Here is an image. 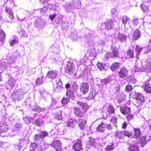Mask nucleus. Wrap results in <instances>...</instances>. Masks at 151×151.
Instances as JSON below:
<instances>
[{
	"label": "nucleus",
	"mask_w": 151,
	"mask_h": 151,
	"mask_svg": "<svg viewBox=\"0 0 151 151\" xmlns=\"http://www.w3.org/2000/svg\"><path fill=\"white\" fill-rule=\"evenodd\" d=\"M120 110L121 113L125 115L128 119L132 118L133 116L131 114V111L129 108L124 106L120 108Z\"/></svg>",
	"instance_id": "nucleus-1"
},
{
	"label": "nucleus",
	"mask_w": 151,
	"mask_h": 151,
	"mask_svg": "<svg viewBox=\"0 0 151 151\" xmlns=\"http://www.w3.org/2000/svg\"><path fill=\"white\" fill-rule=\"evenodd\" d=\"M24 93L21 89H19L15 91L14 94L12 95V98L14 100H19L22 99Z\"/></svg>",
	"instance_id": "nucleus-2"
},
{
	"label": "nucleus",
	"mask_w": 151,
	"mask_h": 151,
	"mask_svg": "<svg viewBox=\"0 0 151 151\" xmlns=\"http://www.w3.org/2000/svg\"><path fill=\"white\" fill-rule=\"evenodd\" d=\"M62 83L59 79L54 84V90L55 91L59 92L62 90L63 87L62 86Z\"/></svg>",
	"instance_id": "nucleus-3"
},
{
	"label": "nucleus",
	"mask_w": 151,
	"mask_h": 151,
	"mask_svg": "<svg viewBox=\"0 0 151 151\" xmlns=\"http://www.w3.org/2000/svg\"><path fill=\"white\" fill-rule=\"evenodd\" d=\"M45 24V20L40 18H37L35 21V25L38 28H43Z\"/></svg>",
	"instance_id": "nucleus-4"
},
{
	"label": "nucleus",
	"mask_w": 151,
	"mask_h": 151,
	"mask_svg": "<svg viewBox=\"0 0 151 151\" xmlns=\"http://www.w3.org/2000/svg\"><path fill=\"white\" fill-rule=\"evenodd\" d=\"M57 151H61L62 150L61 144L60 141H54L52 143L51 145Z\"/></svg>",
	"instance_id": "nucleus-5"
},
{
	"label": "nucleus",
	"mask_w": 151,
	"mask_h": 151,
	"mask_svg": "<svg viewBox=\"0 0 151 151\" xmlns=\"http://www.w3.org/2000/svg\"><path fill=\"white\" fill-rule=\"evenodd\" d=\"M128 70L125 68H121L119 72V76L120 78H126L128 75Z\"/></svg>",
	"instance_id": "nucleus-6"
},
{
	"label": "nucleus",
	"mask_w": 151,
	"mask_h": 151,
	"mask_svg": "<svg viewBox=\"0 0 151 151\" xmlns=\"http://www.w3.org/2000/svg\"><path fill=\"white\" fill-rule=\"evenodd\" d=\"M89 88V85L88 83H83L81 86V91L83 94H85L88 91Z\"/></svg>",
	"instance_id": "nucleus-7"
},
{
	"label": "nucleus",
	"mask_w": 151,
	"mask_h": 151,
	"mask_svg": "<svg viewBox=\"0 0 151 151\" xmlns=\"http://www.w3.org/2000/svg\"><path fill=\"white\" fill-rule=\"evenodd\" d=\"M8 130V127L7 124L4 122L0 123V132H6Z\"/></svg>",
	"instance_id": "nucleus-8"
},
{
	"label": "nucleus",
	"mask_w": 151,
	"mask_h": 151,
	"mask_svg": "<svg viewBox=\"0 0 151 151\" xmlns=\"http://www.w3.org/2000/svg\"><path fill=\"white\" fill-rule=\"evenodd\" d=\"M73 148L76 151H79L82 149V144L81 141L78 139L73 145Z\"/></svg>",
	"instance_id": "nucleus-9"
},
{
	"label": "nucleus",
	"mask_w": 151,
	"mask_h": 151,
	"mask_svg": "<svg viewBox=\"0 0 151 151\" xmlns=\"http://www.w3.org/2000/svg\"><path fill=\"white\" fill-rule=\"evenodd\" d=\"M118 54V52L117 48H112L111 52L108 54L109 57L111 58L117 57Z\"/></svg>",
	"instance_id": "nucleus-10"
},
{
	"label": "nucleus",
	"mask_w": 151,
	"mask_h": 151,
	"mask_svg": "<svg viewBox=\"0 0 151 151\" xmlns=\"http://www.w3.org/2000/svg\"><path fill=\"white\" fill-rule=\"evenodd\" d=\"M105 28L107 29H112L113 25L112 20H109L106 21L105 23Z\"/></svg>",
	"instance_id": "nucleus-11"
},
{
	"label": "nucleus",
	"mask_w": 151,
	"mask_h": 151,
	"mask_svg": "<svg viewBox=\"0 0 151 151\" xmlns=\"http://www.w3.org/2000/svg\"><path fill=\"white\" fill-rule=\"evenodd\" d=\"M127 36L121 33L118 35L117 39L119 41L121 42H125L127 39Z\"/></svg>",
	"instance_id": "nucleus-12"
},
{
	"label": "nucleus",
	"mask_w": 151,
	"mask_h": 151,
	"mask_svg": "<svg viewBox=\"0 0 151 151\" xmlns=\"http://www.w3.org/2000/svg\"><path fill=\"white\" fill-rule=\"evenodd\" d=\"M76 122V120L74 119H70L67 123V126L70 128H73Z\"/></svg>",
	"instance_id": "nucleus-13"
},
{
	"label": "nucleus",
	"mask_w": 151,
	"mask_h": 151,
	"mask_svg": "<svg viewBox=\"0 0 151 151\" xmlns=\"http://www.w3.org/2000/svg\"><path fill=\"white\" fill-rule=\"evenodd\" d=\"M47 76L49 78L53 79L57 76V73L56 71L51 70L49 71L47 73Z\"/></svg>",
	"instance_id": "nucleus-14"
},
{
	"label": "nucleus",
	"mask_w": 151,
	"mask_h": 151,
	"mask_svg": "<svg viewBox=\"0 0 151 151\" xmlns=\"http://www.w3.org/2000/svg\"><path fill=\"white\" fill-rule=\"evenodd\" d=\"M14 38L12 40H10L9 43L11 46H12L14 45L16 43L18 42V38L16 36L13 37Z\"/></svg>",
	"instance_id": "nucleus-15"
},
{
	"label": "nucleus",
	"mask_w": 151,
	"mask_h": 151,
	"mask_svg": "<svg viewBox=\"0 0 151 151\" xmlns=\"http://www.w3.org/2000/svg\"><path fill=\"white\" fill-rule=\"evenodd\" d=\"M120 65V63H113L111 66V68L113 71H115L118 68Z\"/></svg>",
	"instance_id": "nucleus-16"
},
{
	"label": "nucleus",
	"mask_w": 151,
	"mask_h": 151,
	"mask_svg": "<svg viewBox=\"0 0 151 151\" xmlns=\"http://www.w3.org/2000/svg\"><path fill=\"white\" fill-rule=\"evenodd\" d=\"M141 33L140 31L137 30H136L134 33L133 37L135 40H137L141 36Z\"/></svg>",
	"instance_id": "nucleus-17"
},
{
	"label": "nucleus",
	"mask_w": 151,
	"mask_h": 151,
	"mask_svg": "<svg viewBox=\"0 0 151 151\" xmlns=\"http://www.w3.org/2000/svg\"><path fill=\"white\" fill-rule=\"evenodd\" d=\"M66 95L69 98H71L73 100L75 98L74 96V93L71 90H68L67 91Z\"/></svg>",
	"instance_id": "nucleus-18"
},
{
	"label": "nucleus",
	"mask_w": 151,
	"mask_h": 151,
	"mask_svg": "<svg viewBox=\"0 0 151 151\" xmlns=\"http://www.w3.org/2000/svg\"><path fill=\"white\" fill-rule=\"evenodd\" d=\"M105 129L106 127L105 124L102 123L98 126V127L97 128V130L98 132H104Z\"/></svg>",
	"instance_id": "nucleus-19"
},
{
	"label": "nucleus",
	"mask_w": 151,
	"mask_h": 151,
	"mask_svg": "<svg viewBox=\"0 0 151 151\" xmlns=\"http://www.w3.org/2000/svg\"><path fill=\"white\" fill-rule=\"evenodd\" d=\"M128 149L130 151H138V147L136 144L130 145Z\"/></svg>",
	"instance_id": "nucleus-20"
},
{
	"label": "nucleus",
	"mask_w": 151,
	"mask_h": 151,
	"mask_svg": "<svg viewBox=\"0 0 151 151\" xmlns=\"http://www.w3.org/2000/svg\"><path fill=\"white\" fill-rule=\"evenodd\" d=\"M111 37L110 36H107L104 39H102L100 40V44L101 45H104L107 43L108 41L109 40Z\"/></svg>",
	"instance_id": "nucleus-21"
},
{
	"label": "nucleus",
	"mask_w": 151,
	"mask_h": 151,
	"mask_svg": "<svg viewBox=\"0 0 151 151\" xmlns=\"http://www.w3.org/2000/svg\"><path fill=\"white\" fill-rule=\"evenodd\" d=\"M79 127L81 129L85 130L87 127L86 121L84 120L82 121L79 124Z\"/></svg>",
	"instance_id": "nucleus-22"
},
{
	"label": "nucleus",
	"mask_w": 151,
	"mask_h": 151,
	"mask_svg": "<svg viewBox=\"0 0 151 151\" xmlns=\"http://www.w3.org/2000/svg\"><path fill=\"white\" fill-rule=\"evenodd\" d=\"M95 140L93 138L90 139V141L86 145L87 147L88 148L95 145H94Z\"/></svg>",
	"instance_id": "nucleus-23"
},
{
	"label": "nucleus",
	"mask_w": 151,
	"mask_h": 151,
	"mask_svg": "<svg viewBox=\"0 0 151 151\" xmlns=\"http://www.w3.org/2000/svg\"><path fill=\"white\" fill-rule=\"evenodd\" d=\"M6 11L9 14V18L11 19H12L14 18V16L13 14V13L10 8L7 7L5 9Z\"/></svg>",
	"instance_id": "nucleus-24"
},
{
	"label": "nucleus",
	"mask_w": 151,
	"mask_h": 151,
	"mask_svg": "<svg viewBox=\"0 0 151 151\" xmlns=\"http://www.w3.org/2000/svg\"><path fill=\"white\" fill-rule=\"evenodd\" d=\"M106 111L109 114L114 113L115 110L113 106L111 105H110L107 108Z\"/></svg>",
	"instance_id": "nucleus-25"
},
{
	"label": "nucleus",
	"mask_w": 151,
	"mask_h": 151,
	"mask_svg": "<svg viewBox=\"0 0 151 151\" xmlns=\"http://www.w3.org/2000/svg\"><path fill=\"white\" fill-rule=\"evenodd\" d=\"M144 90L148 93H151V86L149 84H145L144 87Z\"/></svg>",
	"instance_id": "nucleus-26"
},
{
	"label": "nucleus",
	"mask_w": 151,
	"mask_h": 151,
	"mask_svg": "<svg viewBox=\"0 0 151 151\" xmlns=\"http://www.w3.org/2000/svg\"><path fill=\"white\" fill-rule=\"evenodd\" d=\"M74 109V113L76 116H80L81 115L82 113L81 109L76 107H75Z\"/></svg>",
	"instance_id": "nucleus-27"
},
{
	"label": "nucleus",
	"mask_w": 151,
	"mask_h": 151,
	"mask_svg": "<svg viewBox=\"0 0 151 151\" xmlns=\"http://www.w3.org/2000/svg\"><path fill=\"white\" fill-rule=\"evenodd\" d=\"M134 137L136 138L139 137L141 134V132L139 129H134Z\"/></svg>",
	"instance_id": "nucleus-28"
},
{
	"label": "nucleus",
	"mask_w": 151,
	"mask_h": 151,
	"mask_svg": "<svg viewBox=\"0 0 151 151\" xmlns=\"http://www.w3.org/2000/svg\"><path fill=\"white\" fill-rule=\"evenodd\" d=\"M136 96H137L136 99L137 101H139V103L141 104L142 101L143 99V96L142 95L139 93H135Z\"/></svg>",
	"instance_id": "nucleus-29"
},
{
	"label": "nucleus",
	"mask_w": 151,
	"mask_h": 151,
	"mask_svg": "<svg viewBox=\"0 0 151 151\" xmlns=\"http://www.w3.org/2000/svg\"><path fill=\"white\" fill-rule=\"evenodd\" d=\"M127 55V57L128 58H133L134 57L133 51L131 49H130L128 51Z\"/></svg>",
	"instance_id": "nucleus-30"
},
{
	"label": "nucleus",
	"mask_w": 151,
	"mask_h": 151,
	"mask_svg": "<svg viewBox=\"0 0 151 151\" xmlns=\"http://www.w3.org/2000/svg\"><path fill=\"white\" fill-rule=\"evenodd\" d=\"M106 65L104 64L98 63L97 64L98 68L101 70H102L105 69Z\"/></svg>",
	"instance_id": "nucleus-31"
},
{
	"label": "nucleus",
	"mask_w": 151,
	"mask_h": 151,
	"mask_svg": "<svg viewBox=\"0 0 151 151\" xmlns=\"http://www.w3.org/2000/svg\"><path fill=\"white\" fill-rule=\"evenodd\" d=\"M129 19L126 15L123 16L122 18V23L125 25V24Z\"/></svg>",
	"instance_id": "nucleus-32"
},
{
	"label": "nucleus",
	"mask_w": 151,
	"mask_h": 151,
	"mask_svg": "<svg viewBox=\"0 0 151 151\" xmlns=\"http://www.w3.org/2000/svg\"><path fill=\"white\" fill-rule=\"evenodd\" d=\"M93 91H92L89 92L88 96L87 97V99L90 100L91 99H93L95 96L94 94L93 93Z\"/></svg>",
	"instance_id": "nucleus-33"
},
{
	"label": "nucleus",
	"mask_w": 151,
	"mask_h": 151,
	"mask_svg": "<svg viewBox=\"0 0 151 151\" xmlns=\"http://www.w3.org/2000/svg\"><path fill=\"white\" fill-rule=\"evenodd\" d=\"M0 39L1 42H3L5 38V33L4 32V31L2 30H0Z\"/></svg>",
	"instance_id": "nucleus-34"
},
{
	"label": "nucleus",
	"mask_w": 151,
	"mask_h": 151,
	"mask_svg": "<svg viewBox=\"0 0 151 151\" xmlns=\"http://www.w3.org/2000/svg\"><path fill=\"white\" fill-rule=\"evenodd\" d=\"M141 8L144 12H147L148 11V6L144 4H142L141 5Z\"/></svg>",
	"instance_id": "nucleus-35"
},
{
	"label": "nucleus",
	"mask_w": 151,
	"mask_h": 151,
	"mask_svg": "<svg viewBox=\"0 0 151 151\" xmlns=\"http://www.w3.org/2000/svg\"><path fill=\"white\" fill-rule=\"evenodd\" d=\"M77 104L80 106H81L83 108L85 109L86 110V111L87 109L88 108L86 104L83 103L81 102H78Z\"/></svg>",
	"instance_id": "nucleus-36"
},
{
	"label": "nucleus",
	"mask_w": 151,
	"mask_h": 151,
	"mask_svg": "<svg viewBox=\"0 0 151 151\" xmlns=\"http://www.w3.org/2000/svg\"><path fill=\"white\" fill-rule=\"evenodd\" d=\"M23 119L26 124H28L30 123L32 120V118L30 117H26L24 118Z\"/></svg>",
	"instance_id": "nucleus-37"
},
{
	"label": "nucleus",
	"mask_w": 151,
	"mask_h": 151,
	"mask_svg": "<svg viewBox=\"0 0 151 151\" xmlns=\"http://www.w3.org/2000/svg\"><path fill=\"white\" fill-rule=\"evenodd\" d=\"M115 136L119 138H123L124 137L123 132H117L115 134Z\"/></svg>",
	"instance_id": "nucleus-38"
},
{
	"label": "nucleus",
	"mask_w": 151,
	"mask_h": 151,
	"mask_svg": "<svg viewBox=\"0 0 151 151\" xmlns=\"http://www.w3.org/2000/svg\"><path fill=\"white\" fill-rule=\"evenodd\" d=\"M69 101V98L67 97H63L62 100L61 102L63 104H65Z\"/></svg>",
	"instance_id": "nucleus-39"
},
{
	"label": "nucleus",
	"mask_w": 151,
	"mask_h": 151,
	"mask_svg": "<svg viewBox=\"0 0 151 151\" xmlns=\"http://www.w3.org/2000/svg\"><path fill=\"white\" fill-rule=\"evenodd\" d=\"M42 78L43 77L37 78L36 81V84L37 85L42 84L43 83Z\"/></svg>",
	"instance_id": "nucleus-40"
},
{
	"label": "nucleus",
	"mask_w": 151,
	"mask_h": 151,
	"mask_svg": "<svg viewBox=\"0 0 151 151\" xmlns=\"http://www.w3.org/2000/svg\"><path fill=\"white\" fill-rule=\"evenodd\" d=\"M37 145L35 143H32L31 144V146L30 147V150L34 151L37 148Z\"/></svg>",
	"instance_id": "nucleus-41"
},
{
	"label": "nucleus",
	"mask_w": 151,
	"mask_h": 151,
	"mask_svg": "<svg viewBox=\"0 0 151 151\" xmlns=\"http://www.w3.org/2000/svg\"><path fill=\"white\" fill-rule=\"evenodd\" d=\"M119 99L120 100H124L125 98V96L123 93L119 94L118 95Z\"/></svg>",
	"instance_id": "nucleus-42"
},
{
	"label": "nucleus",
	"mask_w": 151,
	"mask_h": 151,
	"mask_svg": "<svg viewBox=\"0 0 151 151\" xmlns=\"http://www.w3.org/2000/svg\"><path fill=\"white\" fill-rule=\"evenodd\" d=\"M133 89L132 86L131 85H127L125 88V91L127 92H129L132 91Z\"/></svg>",
	"instance_id": "nucleus-43"
},
{
	"label": "nucleus",
	"mask_w": 151,
	"mask_h": 151,
	"mask_svg": "<svg viewBox=\"0 0 151 151\" xmlns=\"http://www.w3.org/2000/svg\"><path fill=\"white\" fill-rule=\"evenodd\" d=\"M40 134L41 136V139H42L45 138L47 135L48 133L46 131H43Z\"/></svg>",
	"instance_id": "nucleus-44"
},
{
	"label": "nucleus",
	"mask_w": 151,
	"mask_h": 151,
	"mask_svg": "<svg viewBox=\"0 0 151 151\" xmlns=\"http://www.w3.org/2000/svg\"><path fill=\"white\" fill-rule=\"evenodd\" d=\"M132 23L134 26L137 25L139 23L138 19L137 18H134L132 21Z\"/></svg>",
	"instance_id": "nucleus-45"
},
{
	"label": "nucleus",
	"mask_w": 151,
	"mask_h": 151,
	"mask_svg": "<svg viewBox=\"0 0 151 151\" xmlns=\"http://www.w3.org/2000/svg\"><path fill=\"white\" fill-rule=\"evenodd\" d=\"M43 121L42 120L40 119H37L35 121V123L36 125L39 126H40L42 124Z\"/></svg>",
	"instance_id": "nucleus-46"
},
{
	"label": "nucleus",
	"mask_w": 151,
	"mask_h": 151,
	"mask_svg": "<svg viewBox=\"0 0 151 151\" xmlns=\"http://www.w3.org/2000/svg\"><path fill=\"white\" fill-rule=\"evenodd\" d=\"M123 135H124L128 137H131L132 135V133L131 132L127 131H124L123 132Z\"/></svg>",
	"instance_id": "nucleus-47"
},
{
	"label": "nucleus",
	"mask_w": 151,
	"mask_h": 151,
	"mask_svg": "<svg viewBox=\"0 0 151 151\" xmlns=\"http://www.w3.org/2000/svg\"><path fill=\"white\" fill-rule=\"evenodd\" d=\"M110 121L111 123L114 124L116 123V117L114 116L112 117L110 119Z\"/></svg>",
	"instance_id": "nucleus-48"
},
{
	"label": "nucleus",
	"mask_w": 151,
	"mask_h": 151,
	"mask_svg": "<svg viewBox=\"0 0 151 151\" xmlns=\"http://www.w3.org/2000/svg\"><path fill=\"white\" fill-rule=\"evenodd\" d=\"M114 147L113 145L110 146H107L106 148L105 149L107 151H110L114 149Z\"/></svg>",
	"instance_id": "nucleus-49"
},
{
	"label": "nucleus",
	"mask_w": 151,
	"mask_h": 151,
	"mask_svg": "<svg viewBox=\"0 0 151 151\" xmlns=\"http://www.w3.org/2000/svg\"><path fill=\"white\" fill-rule=\"evenodd\" d=\"M47 9L46 6H44L41 9L40 12L41 13L44 14L47 11Z\"/></svg>",
	"instance_id": "nucleus-50"
},
{
	"label": "nucleus",
	"mask_w": 151,
	"mask_h": 151,
	"mask_svg": "<svg viewBox=\"0 0 151 151\" xmlns=\"http://www.w3.org/2000/svg\"><path fill=\"white\" fill-rule=\"evenodd\" d=\"M142 49V48L139 47V46L137 45L136 46V51L137 52V53L138 54H139V53L140 52Z\"/></svg>",
	"instance_id": "nucleus-51"
},
{
	"label": "nucleus",
	"mask_w": 151,
	"mask_h": 151,
	"mask_svg": "<svg viewBox=\"0 0 151 151\" xmlns=\"http://www.w3.org/2000/svg\"><path fill=\"white\" fill-rule=\"evenodd\" d=\"M34 139L36 140H38L41 139L40 134L35 135L34 136Z\"/></svg>",
	"instance_id": "nucleus-52"
},
{
	"label": "nucleus",
	"mask_w": 151,
	"mask_h": 151,
	"mask_svg": "<svg viewBox=\"0 0 151 151\" xmlns=\"http://www.w3.org/2000/svg\"><path fill=\"white\" fill-rule=\"evenodd\" d=\"M8 83L11 87H13L14 85V81L9 80L8 81Z\"/></svg>",
	"instance_id": "nucleus-53"
},
{
	"label": "nucleus",
	"mask_w": 151,
	"mask_h": 151,
	"mask_svg": "<svg viewBox=\"0 0 151 151\" xmlns=\"http://www.w3.org/2000/svg\"><path fill=\"white\" fill-rule=\"evenodd\" d=\"M94 146H95V147H96L98 149H101L102 148V146L99 144L96 143Z\"/></svg>",
	"instance_id": "nucleus-54"
},
{
	"label": "nucleus",
	"mask_w": 151,
	"mask_h": 151,
	"mask_svg": "<svg viewBox=\"0 0 151 151\" xmlns=\"http://www.w3.org/2000/svg\"><path fill=\"white\" fill-rule=\"evenodd\" d=\"M135 71H140L141 70V69L139 68L138 67L137 65H135Z\"/></svg>",
	"instance_id": "nucleus-55"
},
{
	"label": "nucleus",
	"mask_w": 151,
	"mask_h": 151,
	"mask_svg": "<svg viewBox=\"0 0 151 151\" xmlns=\"http://www.w3.org/2000/svg\"><path fill=\"white\" fill-rule=\"evenodd\" d=\"M56 16V14H54L52 15H50V19L52 21L53 20Z\"/></svg>",
	"instance_id": "nucleus-56"
},
{
	"label": "nucleus",
	"mask_w": 151,
	"mask_h": 151,
	"mask_svg": "<svg viewBox=\"0 0 151 151\" xmlns=\"http://www.w3.org/2000/svg\"><path fill=\"white\" fill-rule=\"evenodd\" d=\"M40 1L41 4H45L47 2L48 0H40Z\"/></svg>",
	"instance_id": "nucleus-57"
},
{
	"label": "nucleus",
	"mask_w": 151,
	"mask_h": 151,
	"mask_svg": "<svg viewBox=\"0 0 151 151\" xmlns=\"http://www.w3.org/2000/svg\"><path fill=\"white\" fill-rule=\"evenodd\" d=\"M56 117L59 120H61L62 119V117L61 114L57 115Z\"/></svg>",
	"instance_id": "nucleus-58"
},
{
	"label": "nucleus",
	"mask_w": 151,
	"mask_h": 151,
	"mask_svg": "<svg viewBox=\"0 0 151 151\" xmlns=\"http://www.w3.org/2000/svg\"><path fill=\"white\" fill-rule=\"evenodd\" d=\"M105 126L106 128V127L109 129H111V127L110 125L105 124Z\"/></svg>",
	"instance_id": "nucleus-59"
},
{
	"label": "nucleus",
	"mask_w": 151,
	"mask_h": 151,
	"mask_svg": "<svg viewBox=\"0 0 151 151\" xmlns=\"http://www.w3.org/2000/svg\"><path fill=\"white\" fill-rule=\"evenodd\" d=\"M127 124L125 122H124L122 126V128L123 129L127 127Z\"/></svg>",
	"instance_id": "nucleus-60"
},
{
	"label": "nucleus",
	"mask_w": 151,
	"mask_h": 151,
	"mask_svg": "<svg viewBox=\"0 0 151 151\" xmlns=\"http://www.w3.org/2000/svg\"><path fill=\"white\" fill-rule=\"evenodd\" d=\"M103 82L105 84H107L109 83V81L106 79H104L103 81Z\"/></svg>",
	"instance_id": "nucleus-61"
},
{
	"label": "nucleus",
	"mask_w": 151,
	"mask_h": 151,
	"mask_svg": "<svg viewBox=\"0 0 151 151\" xmlns=\"http://www.w3.org/2000/svg\"><path fill=\"white\" fill-rule=\"evenodd\" d=\"M142 143H144L145 142L146 138L145 137H142Z\"/></svg>",
	"instance_id": "nucleus-62"
},
{
	"label": "nucleus",
	"mask_w": 151,
	"mask_h": 151,
	"mask_svg": "<svg viewBox=\"0 0 151 151\" xmlns=\"http://www.w3.org/2000/svg\"><path fill=\"white\" fill-rule=\"evenodd\" d=\"M70 87V85L69 83H67L65 85V87L67 89L69 88Z\"/></svg>",
	"instance_id": "nucleus-63"
},
{
	"label": "nucleus",
	"mask_w": 151,
	"mask_h": 151,
	"mask_svg": "<svg viewBox=\"0 0 151 151\" xmlns=\"http://www.w3.org/2000/svg\"><path fill=\"white\" fill-rule=\"evenodd\" d=\"M111 13L113 15H114L115 14V9H112L111 10Z\"/></svg>",
	"instance_id": "nucleus-64"
}]
</instances>
